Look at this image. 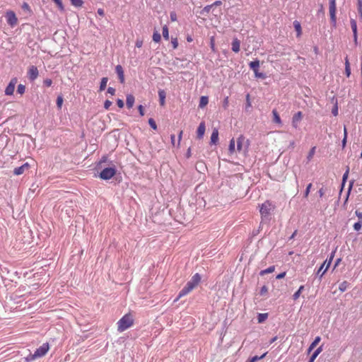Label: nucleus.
Listing matches in <instances>:
<instances>
[{"label":"nucleus","instance_id":"f257e3e1","mask_svg":"<svg viewBox=\"0 0 362 362\" xmlns=\"http://www.w3.org/2000/svg\"><path fill=\"white\" fill-rule=\"evenodd\" d=\"M201 281V276L197 273L192 279L187 283V284L185 286V287L180 291L177 298L175 299V301H177L179 298H182V296L188 294L190 291H192L200 282Z\"/></svg>","mask_w":362,"mask_h":362},{"label":"nucleus","instance_id":"f03ea898","mask_svg":"<svg viewBox=\"0 0 362 362\" xmlns=\"http://www.w3.org/2000/svg\"><path fill=\"white\" fill-rule=\"evenodd\" d=\"M49 349V346L48 343H44L42 346H40L38 349H36L34 354H30L26 358V362H31L36 358L44 356Z\"/></svg>","mask_w":362,"mask_h":362},{"label":"nucleus","instance_id":"7ed1b4c3","mask_svg":"<svg viewBox=\"0 0 362 362\" xmlns=\"http://www.w3.org/2000/svg\"><path fill=\"white\" fill-rule=\"evenodd\" d=\"M134 320L130 314L124 315L117 322V330L119 332H124L133 325Z\"/></svg>","mask_w":362,"mask_h":362},{"label":"nucleus","instance_id":"20e7f679","mask_svg":"<svg viewBox=\"0 0 362 362\" xmlns=\"http://www.w3.org/2000/svg\"><path fill=\"white\" fill-rule=\"evenodd\" d=\"M275 206L269 201H266L260 206V214L263 220H269Z\"/></svg>","mask_w":362,"mask_h":362},{"label":"nucleus","instance_id":"39448f33","mask_svg":"<svg viewBox=\"0 0 362 362\" xmlns=\"http://www.w3.org/2000/svg\"><path fill=\"white\" fill-rule=\"evenodd\" d=\"M237 148L236 151L239 153H246L248 148V140L245 139L243 135H240L237 139Z\"/></svg>","mask_w":362,"mask_h":362},{"label":"nucleus","instance_id":"423d86ee","mask_svg":"<svg viewBox=\"0 0 362 362\" xmlns=\"http://www.w3.org/2000/svg\"><path fill=\"white\" fill-rule=\"evenodd\" d=\"M249 66L254 71L256 78H265V75L263 73L259 72V61L258 59L250 62Z\"/></svg>","mask_w":362,"mask_h":362},{"label":"nucleus","instance_id":"0eeeda50","mask_svg":"<svg viewBox=\"0 0 362 362\" xmlns=\"http://www.w3.org/2000/svg\"><path fill=\"white\" fill-rule=\"evenodd\" d=\"M116 173L115 168H105L100 173V177L103 180H109L112 178Z\"/></svg>","mask_w":362,"mask_h":362},{"label":"nucleus","instance_id":"6e6552de","mask_svg":"<svg viewBox=\"0 0 362 362\" xmlns=\"http://www.w3.org/2000/svg\"><path fill=\"white\" fill-rule=\"evenodd\" d=\"M329 15L331 22L333 25H336L337 23V17H336V0H329Z\"/></svg>","mask_w":362,"mask_h":362},{"label":"nucleus","instance_id":"1a4fd4ad","mask_svg":"<svg viewBox=\"0 0 362 362\" xmlns=\"http://www.w3.org/2000/svg\"><path fill=\"white\" fill-rule=\"evenodd\" d=\"M333 255H331L329 259H326L323 264L320 266L319 269L317 270L316 274L320 275V278L321 279L324 274L327 272L328 268L330 266V264L332 261Z\"/></svg>","mask_w":362,"mask_h":362},{"label":"nucleus","instance_id":"9d476101","mask_svg":"<svg viewBox=\"0 0 362 362\" xmlns=\"http://www.w3.org/2000/svg\"><path fill=\"white\" fill-rule=\"evenodd\" d=\"M6 18L7 23L13 26L17 24L18 19L15 13L12 11H8L6 13Z\"/></svg>","mask_w":362,"mask_h":362},{"label":"nucleus","instance_id":"9b49d317","mask_svg":"<svg viewBox=\"0 0 362 362\" xmlns=\"http://www.w3.org/2000/svg\"><path fill=\"white\" fill-rule=\"evenodd\" d=\"M17 83V78H13L11 80L10 83L5 89V94L6 95H13L15 89L16 84Z\"/></svg>","mask_w":362,"mask_h":362},{"label":"nucleus","instance_id":"f8f14e48","mask_svg":"<svg viewBox=\"0 0 362 362\" xmlns=\"http://www.w3.org/2000/svg\"><path fill=\"white\" fill-rule=\"evenodd\" d=\"M38 69L35 66H30L28 69V76L30 81L35 80L38 76Z\"/></svg>","mask_w":362,"mask_h":362},{"label":"nucleus","instance_id":"ddd939ff","mask_svg":"<svg viewBox=\"0 0 362 362\" xmlns=\"http://www.w3.org/2000/svg\"><path fill=\"white\" fill-rule=\"evenodd\" d=\"M205 129H206L205 123L204 122H202L199 124V125L197 128V137L199 139L203 138L204 133H205Z\"/></svg>","mask_w":362,"mask_h":362},{"label":"nucleus","instance_id":"4468645a","mask_svg":"<svg viewBox=\"0 0 362 362\" xmlns=\"http://www.w3.org/2000/svg\"><path fill=\"white\" fill-rule=\"evenodd\" d=\"M303 114L301 112H296L292 118V125L293 127L297 128L298 122L302 119Z\"/></svg>","mask_w":362,"mask_h":362},{"label":"nucleus","instance_id":"2eb2a0df","mask_svg":"<svg viewBox=\"0 0 362 362\" xmlns=\"http://www.w3.org/2000/svg\"><path fill=\"white\" fill-rule=\"evenodd\" d=\"M115 71L118 75L120 83H123L124 82V74L122 66L121 65H117L115 67Z\"/></svg>","mask_w":362,"mask_h":362},{"label":"nucleus","instance_id":"dca6fc26","mask_svg":"<svg viewBox=\"0 0 362 362\" xmlns=\"http://www.w3.org/2000/svg\"><path fill=\"white\" fill-rule=\"evenodd\" d=\"M29 168V165L28 163H24L23 165H22L20 167H18V168H16L13 170V173L14 175H22L25 170H28Z\"/></svg>","mask_w":362,"mask_h":362},{"label":"nucleus","instance_id":"f3484780","mask_svg":"<svg viewBox=\"0 0 362 362\" xmlns=\"http://www.w3.org/2000/svg\"><path fill=\"white\" fill-rule=\"evenodd\" d=\"M350 24L354 34V40L355 43H357V24L356 20L351 18Z\"/></svg>","mask_w":362,"mask_h":362},{"label":"nucleus","instance_id":"a211bd4d","mask_svg":"<svg viewBox=\"0 0 362 362\" xmlns=\"http://www.w3.org/2000/svg\"><path fill=\"white\" fill-rule=\"evenodd\" d=\"M159 102L161 106H163L165 103L166 93L164 90L160 89L158 90Z\"/></svg>","mask_w":362,"mask_h":362},{"label":"nucleus","instance_id":"6ab92c4d","mask_svg":"<svg viewBox=\"0 0 362 362\" xmlns=\"http://www.w3.org/2000/svg\"><path fill=\"white\" fill-rule=\"evenodd\" d=\"M218 140V131L217 129H214L211 135V144H216Z\"/></svg>","mask_w":362,"mask_h":362},{"label":"nucleus","instance_id":"aec40b11","mask_svg":"<svg viewBox=\"0 0 362 362\" xmlns=\"http://www.w3.org/2000/svg\"><path fill=\"white\" fill-rule=\"evenodd\" d=\"M321 337H316L314 341L310 344L308 349V354H310L314 348L318 344V343L320 341Z\"/></svg>","mask_w":362,"mask_h":362},{"label":"nucleus","instance_id":"412c9836","mask_svg":"<svg viewBox=\"0 0 362 362\" xmlns=\"http://www.w3.org/2000/svg\"><path fill=\"white\" fill-rule=\"evenodd\" d=\"M322 346H319L312 354L308 362H314L317 356L322 351Z\"/></svg>","mask_w":362,"mask_h":362},{"label":"nucleus","instance_id":"4be33fe9","mask_svg":"<svg viewBox=\"0 0 362 362\" xmlns=\"http://www.w3.org/2000/svg\"><path fill=\"white\" fill-rule=\"evenodd\" d=\"M134 97L133 95H127V100H126V104L128 108H132L134 103Z\"/></svg>","mask_w":362,"mask_h":362},{"label":"nucleus","instance_id":"5701e85b","mask_svg":"<svg viewBox=\"0 0 362 362\" xmlns=\"http://www.w3.org/2000/svg\"><path fill=\"white\" fill-rule=\"evenodd\" d=\"M240 41L238 39H234L232 42V50L236 53L240 51Z\"/></svg>","mask_w":362,"mask_h":362},{"label":"nucleus","instance_id":"b1692460","mask_svg":"<svg viewBox=\"0 0 362 362\" xmlns=\"http://www.w3.org/2000/svg\"><path fill=\"white\" fill-rule=\"evenodd\" d=\"M209 103V98L207 96H202L200 98V101L199 104V107L200 108L204 107Z\"/></svg>","mask_w":362,"mask_h":362},{"label":"nucleus","instance_id":"393cba45","mask_svg":"<svg viewBox=\"0 0 362 362\" xmlns=\"http://www.w3.org/2000/svg\"><path fill=\"white\" fill-rule=\"evenodd\" d=\"M235 146V141L234 139H232L230 141V144H229V146H228V151H229L230 154H233L236 151Z\"/></svg>","mask_w":362,"mask_h":362},{"label":"nucleus","instance_id":"a878e982","mask_svg":"<svg viewBox=\"0 0 362 362\" xmlns=\"http://www.w3.org/2000/svg\"><path fill=\"white\" fill-rule=\"evenodd\" d=\"M274 269H275V267L274 266H271V267H268L266 269L262 270L259 272V275L260 276H264V275H265L267 274L272 273L274 271Z\"/></svg>","mask_w":362,"mask_h":362},{"label":"nucleus","instance_id":"bb28decb","mask_svg":"<svg viewBox=\"0 0 362 362\" xmlns=\"http://www.w3.org/2000/svg\"><path fill=\"white\" fill-rule=\"evenodd\" d=\"M349 284L346 281H344L339 286V289L341 292L345 291L349 287Z\"/></svg>","mask_w":362,"mask_h":362},{"label":"nucleus","instance_id":"cd10ccee","mask_svg":"<svg viewBox=\"0 0 362 362\" xmlns=\"http://www.w3.org/2000/svg\"><path fill=\"white\" fill-rule=\"evenodd\" d=\"M107 81H108V78L107 77H103L101 79L100 85V91L104 90L105 89V88L107 86Z\"/></svg>","mask_w":362,"mask_h":362},{"label":"nucleus","instance_id":"c85d7f7f","mask_svg":"<svg viewBox=\"0 0 362 362\" xmlns=\"http://www.w3.org/2000/svg\"><path fill=\"white\" fill-rule=\"evenodd\" d=\"M272 114H273V116H274V122L275 123H277V124H281V118H280L277 111L276 110H274L272 111Z\"/></svg>","mask_w":362,"mask_h":362},{"label":"nucleus","instance_id":"c756f323","mask_svg":"<svg viewBox=\"0 0 362 362\" xmlns=\"http://www.w3.org/2000/svg\"><path fill=\"white\" fill-rule=\"evenodd\" d=\"M293 25H294L295 30L297 32V36H300L301 34V26H300V23L297 21H295L293 22Z\"/></svg>","mask_w":362,"mask_h":362},{"label":"nucleus","instance_id":"7c9ffc66","mask_svg":"<svg viewBox=\"0 0 362 362\" xmlns=\"http://www.w3.org/2000/svg\"><path fill=\"white\" fill-rule=\"evenodd\" d=\"M268 317V313H259L257 316V320L259 323L263 322Z\"/></svg>","mask_w":362,"mask_h":362},{"label":"nucleus","instance_id":"2f4dec72","mask_svg":"<svg viewBox=\"0 0 362 362\" xmlns=\"http://www.w3.org/2000/svg\"><path fill=\"white\" fill-rule=\"evenodd\" d=\"M303 289H304V286H300L299 287L298 290L296 292H295V293L293 295V300H297L299 298V296L300 295V293L302 292V291Z\"/></svg>","mask_w":362,"mask_h":362},{"label":"nucleus","instance_id":"473e14b6","mask_svg":"<svg viewBox=\"0 0 362 362\" xmlns=\"http://www.w3.org/2000/svg\"><path fill=\"white\" fill-rule=\"evenodd\" d=\"M211 8H212L211 4L207 5L201 11L200 13L202 15H206L207 13H209L210 12Z\"/></svg>","mask_w":362,"mask_h":362},{"label":"nucleus","instance_id":"72a5a7b5","mask_svg":"<svg viewBox=\"0 0 362 362\" xmlns=\"http://www.w3.org/2000/svg\"><path fill=\"white\" fill-rule=\"evenodd\" d=\"M71 4L76 7H81L83 6V0H70Z\"/></svg>","mask_w":362,"mask_h":362},{"label":"nucleus","instance_id":"f704fd0d","mask_svg":"<svg viewBox=\"0 0 362 362\" xmlns=\"http://www.w3.org/2000/svg\"><path fill=\"white\" fill-rule=\"evenodd\" d=\"M163 36L167 40L169 39V32L167 25L163 27Z\"/></svg>","mask_w":362,"mask_h":362},{"label":"nucleus","instance_id":"c9c22d12","mask_svg":"<svg viewBox=\"0 0 362 362\" xmlns=\"http://www.w3.org/2000/svg\"><path fill=\"white\" fill-rule=\"evenodd\" d=\"M349 168L347 167L346 170L344 173L343 177H342V187H344V186L345 185V182H346V180L348 178V176H349Z\"/></svg>","mask_w":362,"mask_h":362},{"label":"nucleus","instance_id":"e433bc0d","mask_svg":"<svg viewBox=\"0 0 362 362\" xmlns=\"http://www.w3.org/2000/svg\"><path fill=\"white\" fill-rule=\"evenodd\" d=\"M267 353H264V354H262V356H253L252 358H251L248 362H256L257 361L259 360V359H262L263 358H264V356H266Z\"/></svg>","mask_w":362,"mask_h":362},{"label":"nucleus","instance_id":"4c0bfd02","mask_svg":"<svg viewBox=\"0 0 362 362\" xmlns=\"http://www.w3.org/2000/svg\"><path fill=\"white\" fill-rule=\"evenodd\" d=\"M160 35L158 32H155L153 35V40L156 42H159L160 40Z\"/></svg>","mask_w":362,"mask_h":362},{"label":"nucleus","instance_id":"58836bf2","mask_svg":"<svg viewBox=\"0 0 362 362\" xmlns=\"http://www.w3.org/2000/svg\"><path fill=\"white\" fill-rule=\"evenodd\" d=\"M362 227V221L359 220V221L355 223L354 224V228L355 230L358 231L361 229Z\"/></svg>","mask_w":362,"mask_h":362},{"label":"nucleus","instance_id":"ea45409f","mask_svg":"<svg viewBox=\"0 0 362 362\" xmlns=\"http://www.w3.org/2000/svg\"><path fill=\"white\" fill-rule=\"evenodd\" d=\"M315 148H316L315 146H314L310 150V152L308 153V155L307 157L308 160H310L313 158V157L315 153Z\"/></svg>","mask_w":362,"mask_h":362},{"label":"nucleus","instance_id":"a19ab883","mask_svg":"<svg viewBox=\"0 0 362 362\" xmlns=\"http://www.w3.org/2000/svg\"><path fill=\"white\" fill-rule=\"evenodd\" d=\"M25 90V87L23 84H19L17 88V92L20 94H23Z\"/></svg>","mask_w":362,"mask_h":362},{"label":"nucleus","instance_id":"79ce46f5","mask_svg":"<svg viewBox=\"0 0 362 362\" xmlns=\"http://www.w3.org/2000/svg\"><path fill=\"white\" fill-rule=\"evenodd\" d=\"M358 11L361 18H362V0H358Z\"/></svg>","mask_w":362,"mask_h":362},{"label":"nucleus","instance_id":"37998d69","mask_svg":"<svg viewBox=\"0 0 362 362\" xmlns=\"http://www.w3.org/2000/svg\"><path fill=\"white\" fill-rule=\"evenodd\" d=\"M53 1L58 6L59 8L61 11H63L64 10V7L63 6L62 0H53Z\"/></svg>","mask_w":362,"mask_h":362},{"label":"nucleus","instance_id":"c03bdc74","mask_svg":"<svg viewBox=\"0 0 362 362\" xmlns=\"http://www.w3.org/2000/svg\"><path fill=\"white\" fill-rule=\"evenodd\" d=\"M148 124H149V125L151 126V127L152 129H155V130L157 129V125H156V122L154 121V119H153L150 118V119H148Z\"/></svg>","mask_w":362,"mask_h":362},{"label":"nucleus","instance_id":"a18cd8bd","mask_svg":"<svg viewBox=\"0 0 362 362\" xmlns=\"http://www.w3.org/2000/svg\"><path fill=\"white\" fill-rule=\"evenodd\" d=\"M268 292V288L267 286H263L261 289H260V291H259V294L261 296H264Z\"/></svg>","mask_w":362,"mask_h":362},{"label":"nucleus","instance_id":"49530a36","mask_svg":"<svg viewBox=\"0 0 362 362\" xmlns=\"http://www.w3.org/2000/svg\"><path fill=\"white\" fill-rule=\"evenodd\" d=\"M311 187H312V184H311V183H310L309 185H308V186H307V187H306V189H305V192H304V197H305V198H307V197H308L309 193H310V189H311Z\"/></svg>","mask_w":362,"mask_h":362},{"label":"nucleus","instance_id":"de8ad7c7","mask_svg":"<svg viewBox=\"0 0 362 362\" xmlns=\"http://www.w3.org/2000/svg\"><path fill=\"white\" fill-rule=\"evenodd\" d=\"M62 103H63V98L62 96H59L57 97V105L59 108H61L62 107Z\"/></svg>","mask_w":362,"mask_h":362},{"label":"nucleus","instance_id":"09e8293b","mask_svg":"<svg viewBox=\"0 0 362 362\" xmlns=\"http://www.w3.org/2000/svg\"><path fill=\"white\" fill-rule=\"evenodd\" d=\"M354 180H352V181H351V182H350V183H349V189H348V193H347V196H346V199L345 202H347V200H348L349 195L350 192H351V188H352V187H353V185H354Z\"/></svg>","mask_w":362,"mask_h":362},{"label":"nucleus","instance_id":"8fccbe9b","mask_svg":"<svg viewBox=\"0 0 362 362\" xmlns=\"http://www.w3.org/2000/svg\"><path fill=\"white\" fill-rule=\"evenodd\" d=\"M173 49H176L178 46V42L177 38H173L171 41Z\"/></svg>","mask_w":362,"mask_h":362},{"label":"nucleus","instance_id":"3c124183","mask_svg":"<svg viewBox=\"0 0 362 362\" xmlns=\"http://www.w3.org/2000/svg\"><path fill=\"white\" fill-rule=\"evenodd\" d=\"M332 113L334 116H337L338 115V107L337 104L336 103L334 106V107L332 110Z\"/></svg>","mask_w":362,"mask_h":362},{"label":"nucleus","instance_id":"603ef678","mask_svg":"<svg viewBox=\"0 0 362 362\" xmlns=\"http://www.w3.org/2000/svg\"><path fill=\"white\" fill-rule=\"evenodd\" d=\"M356 216L359 218V220L362 221V209H358L355 211Z\"/></svg>","mask_w":362,"mask_h":362},{"label":"nucleus","instance_id":"864d4df0","mask_svg":"<svg viewBox=\"0 0 362 362\" xmlns=\"http://www.w3.org/2000/svg\"><path fill=\"white\" fill-rule=\"evenodd\" d=\"M112 105V102L107 100L105 101L104 103V107L106 109V110H108L110 108V107Z\"/></svg>","mask_w":362,"mask_h":362},{"label":"nucleus","instance_id":"5fc2aeb1","mask_svg":"<svg viewBox=\"0 0 362 362\" xmlns=\"http://www.w3.org/2000/svg\"><path fill=\"white\" fill-rule=\"evenodd\" d=\"M117 104L119 108H122L124 105V102L122 99H117Z\"/></svg>","mask_w":362,"mask_h":362},{"label":"nucleus","instance_id":"6e6d98bb","mask_svg":"<svg viewBox=\"0 0 362 362\" xmlns=\"http://www.w3.org/2000/svg\"><path fill=\"white\" fill-rule=\"evenodd\" d=\"M138 110H139L140 115L141 116H144V107H143V106L141 105H139Z\"/></svg>","mask_w":362,"mask_h":362},{"label":"nucleus","instance_id":"4d7b16f0","mask_svg":"<svg viewBox=\"0 0 362 362\" xmlns=\"http://www.w3.org/2000/svg\"><path fill=\"white\" fill-rule=\"evenodd\" d=\"M107 93H110V95H113L115 93V89L114 88L109 87L107 88Z\"/></svg>","mask_w":362,"mask_h":362},{"label":"nucleus","instance_id":"13d9d810","mask_svg":"<svg viewBox=\"0 0 362 362\" xmlns=\"http://www.w3.org/2000/svg\"><path fill=\"white\" fill-rule=\"evenodd\" d=\"M170 20L172 21H175L177 20V16H176V13L175 12H171L170 13Z\"/></svg>","mask_w":362,"mask_h":362},{"label":"nucleus","instance_id":"bf43d9fd","mask_svg":"<svg viewBox=\"0 0 362 362\" xmlns=\"http://www.w3.org/2000/svg\"><path fill=\"white\" fill-rule=\"evenodd\" d=\"M345 74L347 77H349L351 75V67H345Z\"/></svg>","mask_w":362,"mask_h":362},{"label":"nucleus","instance_id":"052dcab7","mask_svg":"<svg viewBox=\"0 0 362 362\" xmlns=\"http://www.w3.org/2000/svg\"><path fill=\"white\" fill-rule=\"evenodd\" d=\"M44 83L46 86H50L52 83V81L51 79H46L45 81H44Z\"/></svg>","mask_w":362,"mask_h":362},{"label":"nucleus","instance_id":"680f3d73","mask_svg":"<svg viewBox=\"0 0 362 362\" xmlns=\"http://www.w3.org/2000/svg\"><path fill=\"white\" fill-rule=\"evenodd\" d=\"M97 13L100 16H104V15H105L104 10L103 8H98V11H97Z\"/></svg>","mask_w":362,"mask_h":362},{"label":"nucleus","instance_id":"e2e57ef3","mask_svg":"<svg viewBox=\"0 0 362 362\" xmlns=\"http://www.w3.org/2000/svg\"><path fill=\"white\" fill-rule=\"evenodd\" d=\"M142 45H143L142 40H136V47L140 48V47H142Z\"/></svg>","mask_w":362,"mask_h":362},{"label":"nucleus","instance_id":"0e129e2a","mask_svg":"<svg viewBox=\"0 0 362 362\" xmlns=\"http://www.w3.org/2000/svg\"><path fill=\"white\" fill-rule=\"evenodd\" d=\"M222 4V2L221 1H215L214 3H213L211 4L212 6V8L214 7V6H221Z\"/></svg>","mask_w":362,"mask_h":362},{"label":"nucleus","instance_id":"69168bd1","mask_svg":"<svg viewBox=\"0 0 362 362\" xmlns=\"http://www.w3.org/2000/svg\"><path fill=\"white\" fill-rule=\"evenodd\" d=\"M285 276H286V272H282V273L278 274L276 278L277 279H280L284 278Z\"/></svg>","mask_w":362,"mask_h":362},{"label":"nucleus","instance_id":"338daca9","mask_svg":"<svg viewBox=\"0 0 362 362\" xmlns=\"http://www.w3.org/2000/svg\"><path fill=\"white\" fill-rule=\"evenodd\" d=\"M346 141H347V138H343L342 141H341L342 148H345Z\"/></svg>","mask_w":362,"mask_h":362},{"label":"nucleus","instance_id":"774afa93","mask_svg":"<svg viewBox=\"0 0 362 362\" xmlns=\"http://www.w3.org/2000/svg\"><path fill=\"white\" fill-rule=\"evenodd\" d=\"M190 156H191V148H189L187 149V153H186V157H187V158H189Z\"/></svg>","mask_w":362,"mask_h":362}]
</instances>
